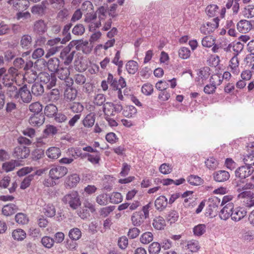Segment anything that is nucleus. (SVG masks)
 I'll list each match as a JSON object with an SVG mask.
<instances>
[{"label": "nucleus", "mask_w": 254, "mask_h": 254, "mask_svg": "<svg viewBox=\"0 0 254 254\" xmlns=\"http://www.w3.org/2000/svg\"><path fill=\"white\" fill-rule=\"evenodd\" d=\"M254 183L251 182L247 183L243 187L238 185L237 191L240 192L238 197L239 198H244V203L246 206L251 207L254 206V199H253V193L248 190H254Z\"/></svg>", "instance_id": "1"}, {"label": "nucleus", "mask_w": 254, "mask_h": 254, "mask_svg": "<svg viewBox=\"0 0 254 254\" xmlns=\"http://www.w3.org/2000/svg\"><path fill=\"white\" fill-rule=\"evenodd\" d=\"M65 204H67L73 209H76L81 205L78 193L76 191H72L63 198Z\"/></svg>", "instance_id": "2"}, {"label": "nucleus", "mask_w": 254, "mask_h": 254, "mask_svg": "<svg viewBox=\"0 0 254 254\" xmlns=\"http://www.w3.org/2000/svg\"><path fill=\"white\" fill-rule=\"evenodd\" d=\"M73 43H69V44L64 47L61 52L60 58L65 65H68L71 63L75 50L73 49L72 45Z\"/></svg>", "instance_id": "3"}, {"label": "nucleus", "mask_w": 254, "mask_h": 254, "mask_svg": "<svg viewBox=\"0 0 254 254\" xmlns=\"http://www.w3.org/2000/svg\"><path fill=\"white\" fill-rule=\"evenodd\" d=\"M40 83L45 84L47 89H50L56 84L57 78L54 74L43 72L39 73Z\"/></svg>", "instance_id": "4"}, {"label": "nucleus", "mask_w": 254, "mask_h": 254, "mask_svg": "<svg viewBox=\"0 0 254 254\" xmlns=\"http://www.w3.org/2000/svg\"><path fill=\"white\" fill-rule=\"evenodd\" d=\"M70 43H73V47L75 46V49L77 51H81L84 54H89L93 48V46L87 40H72Z\"/></svg>", "instance_id": "5"}, {"label": "nucleus", "mask_w": 254, "mask_h": 254, "mask_svg": "<svg viewBox=\"0 0 254 254\" xmlns=\"http://www.w3.org/2000/svg\"><path fill=\"white\" fill-rule=\"evenodd\" d=\"M67 173V169L64 166H54L49 171V176L52 179L59 180L64 176Z\"/></svg>", "instance_id": "6"}, {"label": "nucleus", "mask_w": 254, "mask_h": 254, "mask_svg": "<svg viewBox=\"0 0 254 254\" xmlns=\"http://www.w3.org/2000/svg\"><path fill=\"white\" fill-rule=\"evenodd\" d=\"M208 206L206 209V214L212 217L215 216L218 212V206L221 205L220 199L217 197L214 196L209 198L208 201Z\"/></svg>", "instance_id": "7"}, {"label": "nucleus", "mask_w": 254, "mask_h": 254, "mask_svg": "<svg viewBox=\"0 0 254 254\" xmlns=\"http://www.w3.org/2000/svg\"><path fill=\"white\" fill-rule=\"evenodd\" d=\"M230 8H232L233 15L237 14L240 9L239 3L234 2L233 0H228L225 7L222 8L220 11L219 17L221 18H224L226 12V9H230Z\"/></svg>", "instance_id": "8"}, {"label": "nucleus", "mask_w": 254, "mask_h": 254, "mask_svg": "<svg viewBox=\"0 0 254 254\" xmlns=\"http://www.w3.org/2000/svg\"><path fill=\"white\" fill-rule=\"evenodd\" d=\"M254 169L251 166L245 165L238 168L235 171V176L240 179H244L253 174Z\"/></svg>", "instance_id": "9"}, {"label": "nucleus", "mask_w": 254, "mask_h": 254, "mask_svg": "<svg viewBox=\"0 0 254 254\" xmlns=\"http://www.w3.org/2000/svg\"><path fill=\"white\" fill-rule=\"evenodd\" d=\"M84 21L87 23H90L89 27L90 29V31L91 32L92 30H94L96 28H98L101 26V22H96L94 23L93 22L97 17L96 13L94 12V11L93 10L92 12H89L88 13L84 14Z\"/></svg>", "instance_id": "10"}, {"label": "nucleus", "mask_w": 254, "mask_h": 254, "mask_svg": "<svg viewBox=\"0 0 254 254\" xmlns=\"http://www.w3.org/2000/svg\"><path fill=\"white\" fill-rule=\"evenodd\" d=\"M58 77L61 80H64L68 86H71L73 84V80L71 78H68L69 75V70L67 67L59 68L56 71Z\"/></svg>", "instance_id": "11"}, {"label": "nucleus", "mask_w": 254, "mask_h": 254, "mask_svg": "<svg viewBox=\"0 0 254 254\" xmlns=\"http://www.w3.org/2000/svg\"><path fill=\"white\" fill-rule=\"evenodd\" d=\"M30 153V150L27 147L20 146L15 147L13 152L12 155L17 159L26 158Z\"/></svg>", "instance_id": "12"}, {"label": "nucleus", "mask_w": 254, "mask_h": 254, "mask_svg": "<svg viewBox=\"0 0 254 254\" xmlns=\"http://www.w3.org/2000/svg\"><path fill=\"white\" fill-rule=\"evenodd\" d=\"M220 18L216 17L211 21L207 22L202 26L200 28L201 32H213L219 26Z\"/></svg>", "instance_id": "13"}, {"label": "nucleus", "mask_w": 254, "mask_h": 254, "mask_svg": "<svg viewBox=\"0 0 254 254\" xmlns=\"http://www.w3.org/2000/svg\"><path fill=\"white\" fill-rule=\"evenodd\" d=\"M247 212L245 208L243 207L233 208L231 214V219L234 221H239L246 215Z\"/></svg>", "instance_id": "14"}, {"label": "nucleus", "mask_w": 254, "mask_h": 254, "mask_svg": "<svg viewBox=\"0 0 254 254\" xmlns=\"http://www.w3.org/2000/svg\"><path fill=\"white\" fill-rule=\"evenodd\" d=\"M19 97L24 103H28L31 101L32 95L26 85L19 89L18 98Z\"/></svg>", "instance_id": "15"}, {"label": "nucleus", "mask_w": 254, "mask_h": 254, "mask_svg": "<svg viewBox=\"0 0 254 254\" xmlns=\"http://www.w3.org/2000/svg\"><path fill=\"white\" fill-rule=\"evenodd\" d=\"M234 204L232 202L227 203L219 212L220 218L224 220L228 219L231 216Z\"/></svg>", "instance_id": "16"}, {"label": "nucleus", "mask_w": 254, "mask_h": 254, "mask_svg": "<svg viewBox=\"0 0 254 254\" xmlns=\"http://www.w3.org/2000/svg\"><path fill=\"white\" fill-rule=\"evenodd\" d=\"M71 39L70 33H62V35L59 37L56 38L54 39L49 40L48 43L49 45L53 46L54 45L61 42V44H65L67 42Z\"/></svg>", "instance_id": "17"}, {"label": "nucleus", "mask_w": 254, "mask_h": 254, "mask_svg": "<svg viewBox=\"0 0 254 254\" xmlns=\"http://www.w3.org/2000/svg\"><path fill=\"white\" fill-rule=\"evenodd\" d=\"M244 48V45L240 42H233L229 44L226 49L227 52L233 51L234 56L238 57V55L242 51Z\"/></svg>", "instance_id": "18"}, {"label": "nucleus", "mask_w": 254, "mask_h": 254, "mask_svg": "<svg viewBox=\"0 0 254 254\" xmlns=\"http://www.w3.org/2000/svg\"><path fill=\"white\" fill-rule=\"evenodd\" d=\"M145 219L146 218L143 215V213L141 211L134 212L131 216L133 225L136 227L140 226Z\"/></svg>", "instance_id": "19"}, {"label": "nucleus", "mask_w": 254, "mask_h": 254, "mask_svg": "<svg viewBox=\"0 0 254 254\" xmlns=\"http://www.w3.org/2000/svg\"><path fill=\"white\" fill-rule=\"evenodd\" d=\"M228 172L224 170H219L215 172L213 174L214 180L217 182H224L230 178Z\"/></svg>", "instance_id": "20"}, {"label": "nucleus", "mask_w": 254, "mask_h": 254, "mask_svg": "<svg viewBox=\"0 0 254 254\" xmlns=\"http://www.w3.org/2000/svg\"><path fill=\"white\" fill-rule=\"evenodd\" d=\"M44 121L45 117L42 114H34L29 119V124L33 126H40Z\"/></svg>", "instance_id": "21"}, {"label": "nucleus", "mask_w": 254, "mask_h": 254, "mask_svg": "<svg viewBox=\"0 0 254 254\" xmlns=\"http://www.w3.org/2000/svg\"><path fill=\"white\" fill-rule=\"evenodd\" d=\"M155 207L159 211H163L167 207L168 199L164 195H160L155 200Z\"/></svg>", "instance_id": "22"}, {"label": "nucleus", "mask_w": 254, "mask_h": 254, "mask_svg": "<svg viewBox=\"0 0 254 254\" xmlns=\"http://www.w3.org/2000/svg\"><path fill=\"white\" fill-rule=\"evenodd\" d=\"M229 68L233 74H238L240 72L239 61L238 57L233 56L229 62Z\"/></svg>", "instance_id": "23"}, {"label": "nucleus", "mask_w": 254, "mask_h": 254, "mask_svg": "<svg viewBox=\"0 0 254 254\" xmlns=\"http://www.w3.org/2000/svg\"><path fill=\"white\" fill-rule=\"evenodd\" d=\"M4 93L6 92V95L10 98L17 99L18 98L19 89L15 85L8 86L3 88Z\"/></svg>", "instance_id": "24"}, {"label": "nucleus", "mask_w": 254, "mask_h": 254, "mask_svg": "<svg viewBox=\"0 0 254 254\" xmlns=\"http://www.w3.org/2000/svg\"><path fill=\"white\" fill-rule=\"evenodd\" d=\"M77 94V91L76 89L68 86L64 91V97L67 101H72L76 99Z\"/></svg>", "instance_id": "25"}, {"label": "nucleus", "mask_w": 254, "mask_h": 254, "mask_svg": "<svg viewBox=\"0 0 254 254\" xmlns=\"http://www.w3.org/2000/svg\"><path fill=\"white\" fill-rule=\"evenodd\" d=\"M252 27V23L247 20H241L237 23V29L239 32H249Z\"/></svg>", "instance_id": "26"}, {"label": "nucleus", "mask_w": 254, "mask_h": 254, "mask_svg": "<svg viewBox=\"0 0 254 254\" xmlns=\"http://www.w3.org/2000/svg\"><path fill=\"white\" fill-rule=\"evenodd\" d=\"M219 6L217 4H211L208 5L205 8V12L207 16L210 17H217L220 12L218 11Z\"/></svg>", "instance_id": "27"}, {"label": "nucleus", "mask_w": 254, "mask_h": 254, "mask_svg": "<svg viewBox=\"0 0 254 254\" xmlns=\"http://www.w3.org/2000/svg\"><path fill=\"white\" fill-rule=\"evenodd\" d=\"M74 66L76 70L83 72L87 69V64L86 61L82 57L77 58L74 61Z\"/></svg>", "instance_id": "28"}, {"label": "nucleus", "mask_w": 254, "mask_h": 254, "mask_svg": "<svg viewBox=\"0 0 254 254\" xmlns=\"http://www.w3.org/2000/svg\"><path fill=\"white\" fill-rule=\"evenodd\" d=\"M80 177L76 174H71L67 177L66 180V185L71 188L75 187L80 181Z\"/></svg>", "instance_id": "29"}, {"label": "nucleus", "mask_w": 254, "mask_h": 254, "mask_svg": "<svg viewBox=\"0 0 254 254\" xmlns=\"http://www.w3.org/2000/svg\"><path fill=\"white\" fill-rule=\"evenodd\" d=\"M46 153L49 158L56 159L60 156L61 152L59 148L52 147L47 150Z\"/></svg>", "instance_id": "30"}, {"label": "nucleus", "mask_w": 254, "mask_h": 254, "mask_svg": "<svg viewBox=\"0 0 254 254\" xmlns=\"http://www.w3.org/2000/svg\"><path fill=\"white\" fill-rule=\"evenodd\" d=\"M95 121V115L93 113L87 115L82 121V124L85 127H91Z\"/></svg>", "instance_id": "31"}, {"label": "nucleus", "mask_w": 254, "mask_h": 254, "mask_svg": "<svg viewBox=\"0 0 254 254\" xmlns=\"http://www.w3.org/2000/svg\"><path fill=\"white\" fill-rule=\"evenodd\" d=\"M153 226L157 230L163 229L166 226V222L163 217L161 216L156 217L153 221Z\"/></svg>", "instance_id": "32"}, {"label": "nucleus", "mask_w": 254, "mask_h": 254, "mask_svg": "<svg viewBox=\"0 0 254 254\" xmlns=\"http://www.w3.org/2000/svg\"><path fill=\"white\" fill-rule=\"evenodd\" d=\"M46 9L45 3L42 1L41 4H36L31 8V12L35 14L43 15Z\"/></svg>", "instance_id": "33"}, {"label": "nucleus", "mask_w": 254, "mask_h": 254, "mask_svg": "<svg viewBox=\"0 0 254 254\" xmlns=\"http://www.w3.org/2000/svg\"><path fill=\"white\" fill-rule=\"evenodd\" d=\"M60 61L57 58L50 59L47 63V66L49 70L52 72L56 71L59 67Z\"/></svg>", "instance_id": "34"}, {"label": "nucleus", "mask_w": 254, "mask_h": 254, "mask_svg": "<svg viewBox=\"0 0 254 254\" xmlns=\"http://www.w3.org/2000/svg\"><path fill=\"white\" fill-rule=\"evenodd\" d=\"M31 92L36 96H41L44 92L43 85L40 83H35L31 87Z\"/></svg>", "instance_id": "35"}, {"label": "nucleus", "mask_w": 254, "mask_h": 254, "mask_svg": "<svg viewBox=\"0 0 254 254\" xmlns=\"http://www.w3.org/2000/svg\"><path fill=\"white\" fill-rule=\"evenodd\" d=\"M110 85L114 90H117L121 87L124 88L127 85L125 79L122 77H120L119 80L115 79Z\"/></svg>", "instance_id": "36"}, {"label": "nucleus", "mask_w": 254, "mask_h": 254, "mask_svg": "<svg viewBox=\"0 0 254 254\" xmlns=\"http://www.w3.org/2000/svg\"><path fill=\"white\" fill-rule=\"evenodd\" d=\"M13 5L15 9L18 10L26 9L29 6V1L27 0H14Z\"/></svg>", "instance_id": "37"}, {"label": "nucleus", "mask_w": 254, "mask_h": 254, "mask_svg": "<svg viewBox=\"0 0 254 254\" xmlns=\"http://www.w3.org/2000/svg\"><path fill=\"white\" fill-rule=\"evenodd\" d=\"M16 210V205L10 203L3 206L2 209V213L4 215L8 216L14 214Z\"/></svg>", "instance_id": "38"}, {"label": "nucleus", "mask_w": 254, "mask_h": 254, "mask_svg": "<svg viewBox=\"0 0 254 254\" xmlns=\"http://www.w3.org/2000/svg\"><path fill=\"white\" fill-rule=\"evenodd\" d=\"M95 155L91 154L90 153H85L84 155L85 158L87 157L88 161L91 162L93 164H98L99 163V161L101 160L100 154L99 151L94 152Z\"/></svg>", "instance_id": "39"}, {"label": "nucleus", "mask_w": 254, "mask_h": 254, "mask_svg": "<svg viewBox=\"0 0 254 254\" xmlns=\"http://www.w3.org/2000/svg\"><path fill=\"white\" fill-rule=\"evenodd\" d=\"M18 165V162L14 160H11L10 161L5 162L2 164V169L6 172H10L14 170Z\"/></svg>", "instance_id": "40"}, {"label": "nucleus", "mask_w": 254, "mask_h": 254, "mask_svg": "<svg viewBox=\"0 0 254 254\" xmlns=\"http://www.w3.org/2000/svg\"><path fill=\"white\" fill-rule=\"evenodd\" d=\"M242 13L245 18H250L254 17V5H248L245 6L242 10Z\"/></svg>", "instance_id": "41"}, {"label": "nucleus", "mask_w": 254, "mask_h": 254, "mask_svg": "<svg viewBox=\"0 0 254 254\" xmlns=\"http://www.w3.org/2000/svg\"><path fill=\"white\" fill-rule=\"evenodd\" d=\"M114 104L111 102H106L103 105V112L106 117L115 115L114 111Z\"/></svg>", "instance_id": "42"}, {"label": "nucleus", "mask_w": 254, "mask_h": 254, "mask_svg": "<svg viewBox=\"0 0 254 254\" xmlns=\"http://www.w3.org/2000/svg\"><path fill=\"white\" fill-rule=\"evenodd\" d=\"M109 198L108 194L103 193L96 196V202L100 205H106L109 203Z\"/></svg>", "instance_id": "43"}, {"label": "nucleus", "mask_w": 254, "mask_h": 254, "mask_svg": "<svg viewBox=\"0 0 254 254\" xmlns=\"http://www.w3.org/2000/svg\"><path fill=\"white\" fill-rule=\"evenodd\" d=\"M0 80L3 84V88L14 85V82H16V79L6 74H5Z\"/></svg>", "instance_id": "44"}, {"label": "nucleus", "mask_w": 254, "mask_h": 254, "mask_svg": "<svg viewBox=\"0 0 254 254\" xmlns=\"http://www.w3.org/2000/svg\"><path fill=\"white\" fill-rule=\"evenodd\" d=\"M186 247L192 253L197 252L200 248L198 242L194 240L188 241Z\"/></svg>", "instance_id": "45"}, {"label": "nucleus", "mask_w": 254, "mask_h": 254, "mask_svg": "<svg viewBox=\"0 0 254 254\" xmlns=\"http://www.w3.org/2000/svg\"><path fill=\"white\" fill-rule=\"evenodd\" d=\"M38 75L39 74L35 70L31 69L26 72L24 75V78L29 83L32 82L37 79Z\"/></svg>", "instance_id": "46"}, {"label": "nucleus", "mask_w": 254, "mask_h": 254, "mask_svg": "<svg viewBox=\"0 0 254 254\" xmlns=\"http://www.w3.org/2000/svg\"><path fill=\"white\" fill-rule=\"evenodd\" d=\"M137 112V110L133 106H127L123 109V115L127 118H131Z\"/></svg>", "instance_id": "47"}, {"label": "nucleus", "mask_w": 254, "mask_h": 254, "mask_svg": "<svg viewBox=\"0 0 254 254\" xmlns=\"http://www.w3.org/2000/svg\"><path fill=\"white\" fill-rule=\"evenodd\" d=\"M126 66L128 73L133 74L137 70L138 64L134 61H130L127 62Z\"/></svg>", "instance_id": "48"}, {"label": "nucleus", "mask_w": 254, "mask_h": 254, "mask_svg": "<svg viewBox=\"0 0 254 254\" xmlns=\"http://www.w3.org/2000/svg\"><path fill=\"white\" fill-rule=\"evenodd\" d=\"M188 182L191 185H201L203 183V180L198 176L190 175L187 178Z\"/></svg>", "instance_id": "49"}, {"label": "nucleus", "mask_w": 254, "mask_h": 254, "mask_svg": "<svg viewBox=\"0 0 254 254\" xmlns=\"http://www.w3.org/2000/svg\"><path fill=\"white\" fill-rule=\"evenodd\" d=\"M43 213L49 217H52L56 214V209L54 205L51 204L46 205L43 208Z\"/></svg>", "instance_id": "50"}, {"label": "nucleus", "mask_w": 254, "mask_h": 254, "mask_svg": "<svg viewBox=\"0 0 254 254\" xmlns=\"http://www.w3.org/2000/svg\"><path fill=\"white\" fill-rule=\"evenodd\" d=\"M58 111L57 107L52 104L47 105L44 110L45 114L48 117H52L56 115Z\"/></svg>", "instance_id": "51"}, {"label": "nucleus", "mask_w": 254, "mask_h": 254, "mask_svg": "<svg viewBox=\"0 0 254 254\" xmlns=\"http://www.w3.org/2000/svg\"><path fill=\"white\" fill-rule=\"evenodd\" d=\"M210 68L207 66L201 68L197 73L199 79H201L202 81L207 79L210 74Z\"/></svg>", "instance_id": "52"}, {"label": "nucleus", "mask_w": 254, "mask_h": 254, "mask_svg": "<svg viewBox=\"0 0 254 254\" xmlns=\"http://www.w3.org/2000/svg\"><path fill=\"white\" fill-rule=\"evenodd\" d=\"M153 235L150 232H146L142 234L140 237V241L142 244H148L153 241Z\"/></svg>", "instance_id": "53"}, {"label": "nucleus", "mask_w": 254, "mask_h": 254, "mask_svg": "<svg viewBox=\"0 0 254 254\" xmlns=\"http://www.w3.org/2000/svg\"><path fill=\"white\" fill-rule=\"evenodd\" d=\"M13 238L17 241H22L26 237V233L22 229H16L12 233Z\"/></svg>", "instance_id": "54"}, {"label": "nucleus", "mask_w": 254, "mask_h": 254, "mask_svg": "<svg viewBox=\"0 0 254 254\" xmlns=\"http://www.w3.org/2000/svg\"><path fill=\"white\" fill-rule=\"evenodd\" d=\"M69 237L73 241L79 240L81 236V232L79 229L74 228L71 229L68 233Z\"/></svg>", "instance_id": "55"}, {"label": "nucleus", "mask_w": 254, "mask_h": 254, "mask_svg": "<svg viewBox=\"0 0 254 254\" xmlns=\"http://www.w3.org/2000/svg\"><path fill=\"white\" fill-rule=\"evenodd\" d=\"M32 38L28 35H25L22 38L20 42L21 45L23 48L28 49L31 46Z\"/></svg>", "instance_id": "56"}, {"label": "nucleus", "mask_w": 254, "mask_h": 254, "mask_svg": "<svg viewBox=\"0 0 254 254\" xmlns=\"http://www.w3.org/2000/svg\"><path fill=\"white\" fill-rule=\"evenodd\" d=\"M34 29L35 32H46L47 26L43 20H40L35 22Z\"/></svg>", "instance_id": "57"}, {"label": "nucleus", "mask_w": 254, "mask_h": 254, "mask_svg": "<svg viewBox=\"0 0 254 254\" xmlns=\"http://www.w3.org/2000/svg\"><path fill=\"white\" fill-rule=\"evenodd\" d=\"M215 38L211 35H208L204 37L202 40V45L204 47H210L214 45Z\"/></svg>", "instance_id": "58"}, {"label": "nucleus", "mask_w": 254, "mask_h": 254, "mask_svg": "<svg viewBox=\"0 0 254 254\" xmlns=\"http://www.w3.org/2000/svg\"><path fill=\"white\" fill-rule=\"evenodd\" d=\"M15 219L17 223L22 225L26 224L29 221L27 215L23 213H17L15 216Z\"/></svg>", "instance_id": "59"}, {"label": "nucleus", "mask_w": 254, "mask_h": 254, "mask_svg": "<svg viewBox=\"0 0 254 254\" xmlns=\"http://www.w3.org/2000/svg\"><path fill=\"white\" fill-rule=\"evenodd\" d=\"M247 153L244 155L243 161L245 165L254 166V154L250 153L247 150Z\"/></svg>", "instance_id": "60"}, {"label": "nucleus", "mask_w": 254, "mask_h": 254, "mask_svg": "<svg viewBox=\"0 0 254 254\" xmlns=\"http://www.w3.org/2000/svg\"><path fill=\"white\" fill-rule=\"evenodd\" d=\"M179 218V214L175 210H171L166 216V220L170 224L175 223Z\"/></svg>", "instance_id": "61"}, {"label": "nucleus", "mask_w": 254, "mask_h": 254, "mask_svg": "<svg viewBox=\"0 0 254 254\" xmlns=\"http://www.w3.org/2000/svg\"><path fill=\"white\" fill-rule=\"evenodd\" d=\"M179 56L182 59H188L190 57L191 52L188 48L182 47L178 51Z\"/></svg>", "instance_id": "62"}, {"label": "nucleus", "mask_w": 254, "mask_h": 254, "mask_svg": "<svg viewBox=\"0 0 254 254\" xmlns=\"http://www.w3.org/2000/svg\"><path fill=\"white\" fill-rule=\"evenodd\" d=\"M109 198L110 202L114 204H118L123 200V196L120 192H113L109 196Z\"/></svg>", "instance_id": "63"}, {"label": "nucleus", "mask_w": 254, "mask_h": 254, "mask_svg": "<svg viewBox=\"0 0 254 254\" xmlns=\"http://www.w3.org/2000/svg\"><path fill=\"white\" fill-rule=\"evenodd\" d=\"M160 250L161 246L157 242L152 243L148 248V251L150 254H158Z\"/></svg>", "instance_id": "64"}]
</instances>
